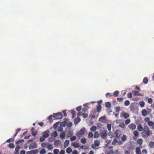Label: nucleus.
I'll list each match as a JSON object with an SVG mask.
<instances>
[{"label":"nucleus","instance_id":"603ef678","mask_svg":"<svg viewBox=\"0 0 154 154\" xmlns=\"http://www.w3.org/2000/svg\"><path fill=\"white\" fill-rule=\"evenodd\" d=\"M14 140V138H10L8 140H7L6 142L8 143H9L10 142H12Z\"/></svg>","mask_w":154,"mask_h":154},{"label":"nucleus","instance_id":"e2e57ef3","mask_svg":"<svg viewBox=\"0 0 154 154\" xmlns=\"http://www.w3.org/2000/svg\"><path fill=\"white\" fill-rule=\"evenodd\" d=\"M63 130V128L61 127H59L57 129L58 131H62Z\"/></svg>","mask_w":154,"mask_h":154},{"label":"nucleus","instance_id":"aec40b11","mask_svg":"<svg viewBox=\"0 0 154 154\" xmlns=\"http://www.w3.org/2000/svg\"><path fill=\"white\" fill-rule=\"evenodd\" d=\"M139 105L141 107L143 108L144 106L145 103L143 101H140L139 102Z\"/></svg>","mask_w":154,"mask_h":154},{"label":"nucleus","instance_id":"6e6552de","mask_svg":"<svg viewBox=\"0 0 154 154\" xmlns=\"http://www.w3.org/2000/svg\"><path fill=\"white\" fill-rule=\"evenodd\" d=\"M132 92L133 95L134 96H143V94L139 93V91H133Z\"/></svg>","mask_w":154,"mask_h":154},{"label":"nucleus","instance_id":"2eb2a0df","mask_svg":"<svg viewBox=\"0 0 154 154\" xmlns=\"http://www.w3.org/2000/svg\"><path fill=\"white\" fill-rule=\"evenodd\" d=\"M35 129L34 128H32L31 130V133L33 136H35L37 134V132L35 131Z\"/></svg>","mask_w":154,"mask_h":154},{"label":"nucleus","instance_id":"4c0bfd02","mask_svg":"<svg viewBox=\"0 0 154 154\" xmlns=\"http://www.w3.org/2000/svg\"><path fill=\"white\" fill-rule=\"evenodd\" d=\"M119 93V91H115L113 94V95L115 97L117 96Z\"/></svg>","mask_w":154,"mask_h":154},{"label":"nucleus","instance_id":"20e7f679","mask_svg":"<svg viewBox=\"0 0 154 154\" xmlns=\"http://www.w3.org/2000/svg\"><path fill=\"white\" fill-rule=\"evenodd\" d=\"M107 132L106 130L101 131L100 134L101 137L104 139H106L107 137Z\"/></svg>","mask_w":154,"mask_h":154},{"label":"nucleus","instance_id":"3c124183","mask_svg":"<svg viewBox=\"0 0 154 154\" xmlns=\"http://www.w3.org/2000/svg\"><path fill=\"white\" fill-rule=\"evenodd\" d=\"M127 139L125 135H124L122 137V140L123 141H125Z\"/></svg>","mask_w":154,"mask_h":154},{"label":"nucleus","instance_id":"dca6fc26","mask_svg":"<svg viewBox=\"0 0 154 154\" xmlns=\"http://www.w3.org/2000/svg\"><path fill=\"white\" fill-rule=\"evenodd\" d=\"M146 100H147L148 102L152 104L153 102V100L151 98H149L148 97H145Z\"/></svg>","mask_w":154,"mask_h":154},{"label":"nucleus","instance_id":"49530a36","mask_svg":"<svg viewBox=\"0 0 154 154\" xmlns=\"http://www.w3.org/2000/svg\"><path fill=\"white\" fill-rule=\"evenodd\" d=\"M107 128L109 131H110L111 129V125L110 124H107Z\"/></svg>","mask_w":154,"mask_h":154},{"label":"nucleus","instance_id":"69168bd1","mask_svg":"<svg viewBox=\"0 0 154 154\" xmlns=\"http://www.w3.org/2000/svg\"><path fill=\"white\" fill-rule=\"evenodd\" d=\"M80 148L81 149H87V147L84 145H82L81 146Z\"/></svg>","mask_w":154,"mask_h":154},{"label":"nucleus","instance_id":"7c9ffc66","mask_svg":"<svg viewBox=\"0 0 154 154\" xmlns=\"http://www.w3.org/2000/svg\"><path fill=\"white\" fill-rule=\"evenodd\" d=\"M47 147L49 150H51L53 149L52 145L51 144H48L47 146Z\"/></svg>","mask_w":154,"mask_h":154},{"label":"nucleus","instance_id":"680f3d73","mask_svg":"<svg viewBox=\"0 0 154 154\" xmlns=\"http://www.w3.org/2000/svg\"><path fill=\"white\" fill-rule=\"evenodd\" d=\"M82 115L83 117L85 118H87L88 116V115L85 113H83Z\"/></svg>","mask_w":154,"mask_h":154},{"label":"nucleus","instance_id":"c85d7f7f","mask_svg":"<svg viewBox=\"0 0 154 154\" xmlns=\"http://www.w3.org/2000/svg\"><path fill=\"white\" fill-rule=\"evenodd\" d=\"M20 147L19 146H16L15 148V154H18L19 153L18 152V151H19V150L20 149Z\"/></svg>","mask_w":154,"mask_h":154},{"label":"nucleus","instance_id":"a211bd4d","mask_svg":"<svg viewBox=\"0 0 154 154\" xmlns=\"http://www.w3.org/2000/svg\"><path fill=\"white\" fill-rule=\"evenodd\" d=\"M135 152L136 154H141L140 147H136L135 149Z\"/></svg>","mask_w":154,"mask_h":154},{"label":"nucleus","instance_id":"0eeeda50","mask_svg":"<svg viewBox=\"0 0 154 154\" xmlns=\"http://www.w3.org/2000/svg\"><path fill=\"white\" fill-rule=\"evenodd\" d=\"M115 133L116 135L115 138L114 139V140L112 142V144L113 145H116V143L117 142V139L116 138H118V133L116 132H115Z\"/></svg>","mask_w":154,"mask_h":154},{"label":"nucleus","instance_id":"de8ad7c7","mask_svg":"<svg viewBox=\"0 0 154 154\" xmlns=\"http://www.w3.org/2000/svg\"><path fill=\"white\" fill-rule=\"evenodd\" d=\"M46 152V151L45 149H43L41 150L40 152V154H44Z\"/></svg>","mask_w":154,"mask_h":154},{"label":"nucleus","instance_id":"423d86ee","mask_svg":"<svg viewBox=\"0 0 154 154\" xmlns=\"http://www.w3.org/2000/svg\"><path fill=\"white\" fill-rule=\"evenodd\" d=\"M135 103H131L130 106V110L132 112H134L135 110Z\"/></svg>","mask_w":154,"mask_h":154},{"label":"nucleus","instance_id":"f257e3e1","mask_svg":"<svg viewBox=\"0 0 154 154\" xmlns=\"http://www.w3.org/2000/svg\"><path fill=\"white\" fill-rule=\"evenodd\" d=\"M152 132L151 130L149 129L147 126H144L143 129L142 134L143 137H147L152 135Z\"/></svg>","mask_w":154,"mask_h":154},{"label":"nucleus","instance_id":"9d476101","mask_svg":"<svg viewBox=\"0 0 154 154\" xmlns=\"http://www.w3.org/2000/svg\"><path fill=\"white\" fill-rule=\"evenodd\" d=\"M106 118L105 116H102L99 118V120L102 123H105L106 122Z\"/></svg>","mask_w":154,"mask_h":154},{"label":"nucleus","instance_id":"8fccbe9b","mask_svg":"<svg viewBox=\"0 0 154 154\" xmlns=\"http://www.w3.org/2000/svg\"><path fill=\"white\" fill-rule=\"evenodd\" d=\"M71 113L72 115V118H74L75 116V112L74 110H72L71 112Z\"/></svg>","mask_w":154,"mask_h":154},{"label":"nucleus","instance_id":"0e129e2a","mask_svg":"<svg viewBox=\"0 0 154 154\" xmlns=\"http://www.w3.org/2000/svg\"><path fill=\"white\" fill-rule=\"evenodd\" d=\"M45 138L43 137H41L40 138L39 140L41 142H43L45 139Z\"/></svg>","mask_w":154,"mask_h":154},{"label":"nucleus","instance_id":"37998d69","mask_svg":"<svg viewBox=\"0 0 154 154\" xmlns=\"http://www.w3.org/2000/svg\"><path fill=\"white\" fill-rule=\"evenodd\" d=\"M93 136V134L91 132H89L88 135V137L89 138H91Z\"/></svg>","mask_w":154,"mask_h":154},{"label":"nucleus","instance_id":"774afa93","mask_svg":"<svg viewBox=\"0 0 154 154\" xmlns=\"http://www.w3.org/2000/svg\"><path fill=\"white\" fill-rule=\"evenodd\" d=\"M59 154H65V151L62 150L60 151Z\"/></svg>","mask_w":154,"mask_h":154},{"label":"nucleus","instance_id":"bb28decb","mask_svg":"<svg viewBox=\"0 0 154 154\" xmlns=\"http://www.w3.org/2000/svg\"><path fill=\"white\" fill-rule=\"evenodd\" d=\"M73 133L71 131H68L67 133V136L68 137H70L72 135Z\"/></svg>","mask_w":154,"mask_h":154},{"label":"nucleus","instance_id":"412c9836","mask_svg":"<svg viewBox=\"0 0 154 154\" xmlns=\"http://www.w3.org/2000/svg\"><path fill=\"white\" fill-rule=\"evenodd\" d=\"M65 133L64 132H62L60 135V137L62 139H63L65 138Z\"/></svg>","mask_w":154,"mask_h":154},{"label":"nucleus","instance_id":"864d4df0","mask_svg":"<svg viewBox=\"0 0 154 154\" xmlns=\"http://www.w3.org/2000/svg\"><path fill=\"white\" fill-rule=\"evenodd\" d=\"M52 135L54 137H56L57 136V131H55L54 133L52 134Z\"/></svg>","mask_w":154,"mask_h":154},{"label":"nucleus","instance_id":"bf43d9fd","mask_svg":"<svg viewBox=\"0 0 154 154\" xmlns=\"http://www.w3.org/2000/svg\"><path fill=\"white\" fill-rule=\"evenodd\" d=\"M123 100V98L122 97L118 98L117 100L118 101L121 102H122Z\"/></svg>","mask_w":154,"mask_h":154},{"label":"nucleus","instance_id":"cd10ccee","mask_svg":"<svg viewBox=\"0 0 154 154\" xmlns=\"http://www.w3.org/2000/svg\"><path fill=\"white\" fill-rule=\"evenodd\" d=\"M97 129V127L96 126L93 125L90 128V130L93 132H94L96 131Z\"/></svg>","mask_w":154,"mask_h":154},{"label":"nucleus","instance_id":"5701e85b","mask_svg":"<svg viewBox=\"0 0 154 154\" xmlns=\"http://www.w3.org/2000/svg\"><path fill=\"white\" fill-rule=\"evenodd\" d=\"M142 114L143 116H145L147 115V111L145 109H143L142 111Z\"/></svg>","mask_w":154,"mask_h":154},{"label":"nucleus","instance_id":"4d7b16f0","mask_svg":"<svg viewBox=\"0 0 154 154\" xmlns=\"http://www.w3.org/2000/svg\"><path fill=\"white\" fill-rule=\"evenodd\" d=\"M47 143H43L41 144V146L45 148L47 146Z\"/></svg>","mask_w":154,"mask_h":154},{"label":"nucleus","instance_id":"6ab92c4d","mask_svg":"<svg viewBox=\"0 0 154 154\" xmlns=\"http://www.w3.org/2000/svg\"><path fill=\"white\" fill-rule=\"evenodd\" d=\"M72 145L75 148H77L79 147L80 146L79 143L73 142L72 143Z\"/></svg>","mask_w":154,"mask_h":154},{"label":"nucleus","instance_id":"09e8293b","mask_svg":"<svg viewBox=\"0 0 154 154\" xmlns=\"http://www.w3.org/2000/svg\"><path fill=\"white\" fill-rule=\"evenodd\" d=\"M124 104L126 106H128L130 104V102L128 100H125L124 102Z\"/></svg>","mask_w":154,"mask_h":154},{"label":"nucleus","instance_id":"e433bc0d","mask_svg":"<svg viewBox=\"0 0 154 154\" xmlns=\"http://www.w3.org/2000/svg\"><path fill=\"white\" fill-rule=\"evenodd\" d=\"M133 134L135 137H137L139 135V133L137 130L135 131H134Z\"/></svg>","mask_w":154,"mask_h":154},{"label":"nucleus","instance_id":"c756f323","mask_svg":"<svg viewBox=\"0 0 154 154\" xmlns=\"http://www.w3.org/2000/svg\"><path fill=\"white\" fill-rule=\"evenodd\" d=\"M69 140H65V142H64V146L65 147H67L68 144H69Z\"/></svg>","mask_w":154,"mask_h":154},{"label":"nucleus","instance_id":"f8f14e48","mask_svg":"<svg viewBox=\"0 0 154 154\" xmlns=\"http://www.w3.org/2000/svg\"><path fill=\"white\" fill-rule=\"evenodd\" d=\"M49 133L48 131L44 132L42 133V136L45 138L48 137L49 136Z\"/></svg>","mask_w":154,"mask_h":154},{"label":"nucleus","instance_id":"58836bf2","mask_svg":"<svg viewBox=\"0 0 154 154\" xmlns=\"http://www.w3.org/2000/svg\"><path fill=\"white\" fill-rule=\"evenodd\" d=\"M149 146L151 148H153L154 147V142L153 141L150 142L149 144Z\"/></svg>","mask_w":154,"mask_h":154},{"label":"nucleus","instance_id":"4468645a","mask_svg":"<svg viewBox=\"0 0 154 154\" xmlns=\"http://www.w3.org/2000/svg\"><path fill=\"white\" fill-rule=\"evenodd\" d=\"M100 134L97 131H96L95 132L94 135V138H98L100 137Z\"/></svg>","mask_w":154,"mask_h":154},{"label":"nucleus","instance_id":"a878e982","mask_svg":"<svg viewBox=\"0 0 154 154\" xmlns=\"http://www.w3.org/2000/svg\"><path fill=\"white\" fill-rule=\"evenodd\" d=\"M106 107L108 108V110L110 109V108L111 107V104L109 102H107L105 104Z\"/></svg>","mask_w":154,"mask_h":154},{"label":"nucleus","instance_id":"c03bdc74","mask_svg":"<svg viewBox=\"0 0 154 154\" xmlns=\"http://www.w3.org/2000/svg\"><path fill=\"white\" fill-rule=\"evenodd\" d=\"M24 142V140L23 139L20 140L16 142V144H19L21 143H23Z\"/></svg>","mask_w":154,"mask_h":154},{"label":"nucleus","instance_id":"b1692460","mask_svg":"<svg viewBox=\"0 0 154 154\" xmlns=\"http://www.w3.org/2000/svg\"><path fill=\"white\" fill-rule=\"evenodd\" d=\"M137 129L138 130L140 131H143V127L141 126V125H138L137 127Z\"/></svg>","mask_w":154,"mask_h":154},{"label":"nucleus","instance_id":"473e14b6","mask_svg":"<svg viewBox=\"0 0 154 154\" xmlns=\"http://www.w3.org/2000/svg\"><path fill=\"white\" fill-rule=\"evenodd\" d=\"M8 146V147L10 148H11V149H13L14 148V147H15L13 143H9Z\"/></svg>","mask_w":154,"mask_h":154},{"label":"nucleus","instance_id":"39448f33","mask_svg":"<svg viewBox=\"0 0 154 154\" xmlns=\"http://www.w3.org/2000/svg\"><path fill=\"white\" fill-rule=\"evenodd\" d=\"M37 147V145L36 143H31L29 147V149H31L34 148H36Z\"/></svg>","mask_w":154,"mask_h":154},{"label":"nucleus","instance_id":"052dcab7","mask_svg":"<svg viewBox=\"0 0 154 154\" xmlns=\"http://www.w3.org/2000/svg\"><path fill=\"white\" fill-rule=\"evenodd\" d=\"M82 109V106H78L76 108V110L78 111H80Z\"/></svg>","mask_w":154,"mask_h":154},{"label":"nucleus","instance_id":"a18cd8bd","mask_svg":"<svg viewBox=\"0 0 154 154\" xmlns=\"http://www.w3.org/2000/svg\"><path fill=\"white\" fill-rule=\"evenodd\" d=\"M60 142V140H56L54 142V144L55 146H58Z\"/></svg>","mask_w":154,"mask_h":154},{"label":"nucleus","instance_id":"72a5a7b5","mask_svg":"<svg viewBox=\"0 0 154 154\" xmlns=\"http://www.w3.org/2000/svg\"><path fill=\"white\" fill-rule=\"evenodd\" d=\"M101 109H102V107H101V105H98L97 107V111L98 112H100V111Z\"/></svg>","mask_w":154,"mask_h":154},{"label":"nucleus","instance_id":"f3484780","mask_svg":"<svg viewBox=\"0 0 154 154\" xmlns=\"http://www.w3.org/2000/svg\"><path fill=\"white\" fill-rule=\"evenodd\" d=\"M148 125L150 126H152V128H154V123L152 121H149L147 123Z\"/></svg>","mask_w":154,"mask_h":154},{"label":"nucleus","instance_id":"338daca9","mask_svg":"<svg viewBox=\"0 0 154 154\" xmlns=\"http://www.w3.org/2000/svg\"><path fill=\"white\" fill-rule=\"evenodd\" d=\"M72 154H78V152L76 150H74L72 153Z\"/></svg>","mask_w":154,"mask_h":154},{"label":"nucleus","instance_id":"13d9d810","mask_svg":"<svg viewBox=\"0 0 154 154\" xmlns=\"http://www.w3.org/2000/svg\"><path fill=\"white\" fill-rule=\"evenodd\" d=\"M127 95L128 97L129 98H131L132 97V94L131 93H128Z\"/></svg>","mask_w":154,"mask_h":154},{"label":"nucleus","instance_id":"6e6d98bb","mask_svg":"<svg viewBox=\"0 0 154 154\" xmlns=\"http://www.w3.org/2000/svg\"><path fill=\"white\" fill-rule=\"evenodd\" d=\"M59 152V150L58 149H56L54 150V154H58Z\"/></svg>","mask_w":154,"mask_h":154},{"label":"nucleus","instance_id":"393cba45","mask_svg":"<svg viewBox=\"0 0 154 154\" xmlns=\"http://www.w3.org/2000/svg\"><path fill=\"white\" fill-rule=\"evenodd\" d=\"M38 151L37 150H33L29 152V154H36Z\"/></svg>","mask_w":154,"mask_h":154},{"label":"nucleus","instance_id":"ddd939ff","mask_svg":"<svg viewBox=\"0 0 154 154\" xmlns=\"http://www.w3.org/2000/svg\"><path fill=\"white\" fill-rule=\"evenodd\" d=\"M81 121L80 118L79 117H77L74 120V124L75 125H77Z\"/></svg>","mask_w":154,"mask_h":154},{"label":"nucleus","instance_id":"c9c22d12","mask_svg":"<svg viewBox=\"0 0 154 154\" xmlns=\"http://www.w3.org/2000/svg\"><path fill=\"white\" fill-rule=\"evenodd\" d=\"M143 142V141L142 139L140 138L138 139L137 141V143L138 144H140V145H141L142 144Z\"/></svg>","mask_w":154,"mask_h":154},{"label":"nucleus","instance_id":"1a4fd4ad","mask_svg":"<svg viewBox=\"0 0 154 154\" xmlns=\"http://www.w3.org/2000/svg\"><path fill=\"white\" fill-rule=\"evenodd\" d=\"M129 128L131 130H134L136 128V125L133 123H131L128 125Z\"/></svg>","mask_w":154,"mask_h":154},{"label":"nucleus","instance_id":"9b49d317","mask_svg":"<svg viewBox=\"0 0 154 154\" xmlns=\"http://www.w3.org/2000/svg\"><path fill=\"white\" fill-rule=\"evenodd\" d=\"M122 116H123L124 119H127L129 117L130 115L128 113L123 112L122 113Z\"/></svg>","mask_w":154,"mask_h":154},{"label":"nucleus","instance_id":"7ed1b4c3","mask_svg":"<svg viewBox=\"0 0 154 154\" xmlns=\"http://www.w3.org/2000/svg\"><path fill=\"white\" fill-rule=\"evenodd\" d=\"M63 114L60 112L55 114L53 116L54 118L55 119H60L63 117Z\"/></svg>","mask_w":154,"mask_h":154},{"label":"nucleus","instance_id":"4be33fe9","mask_svg":"<svg viewBox=\"0 0 154 154\" xmlns=\"http://www.w3.org/2000/svg\"><path fill=\"white\" fill-rule=\"evenodd\" d=\"M94 144L95 146H98L100 144V142L98 140H95L94 141Z\"/></svg>","mask_w":154,"mask_h":154},{"label":"nucleus","instance_id":"5fc2aeb1","mask_svg":"<svg viewBox=\"0 0 154 154\" xmlns=\"http://www.w3.org/2000/svg\"><path fill=\"white\" fill-rule=\"evenodd\" d=\"M76 139V137L75 136H73L72 137H71L70 138V140L71 141H74Z\"/></svg>","mask_w":154,"mask_h":154},{"label":"nucleus","instance_id":"f704fd0d","mask_svg":"<svg viewBox=\"0 0 154 154\" xmlns=\"http://www.w3.org/2000/svg\"><path fill=\"white\" fill-rule=\"evenodd\" d=\"M115 109L116 112L119 113L120 109V107L119 106H117L115 108Z\"/></svg>","mask_w":154,"mask_h":154},{"label":"nucleus","instance_id":"a19ab883","mask_svg":"<svg viewBox=\"0 0 154 154\" xmlns=\"http://www.w3.org/2000/svg\"><path fill=\"white\" fill-rule=\"evenodd\" d=\"M148 79L147 77H145L143 80V82L145 84H146L148 83Z\"/></svg>","mask_w":154,"mask_h":154},{"label":"nucleus","instance_id":"79ce46f5","mask_svg":"<svg viewBox=\"0 0 154 154\" xmlns=\"http://www.w3.org/2000/svg\"><path fill=\"white\" fill-rule=\"evenodd\" d=\"M72 151V149L70 147H68L66 149V152L68 153H70Z\"/></svg>","mask_w":154,"mask_h":154},{"label":"nucleus","instance_id":"2f4dec72","mask_svg":"<svg viewBox=\"0 0 154 154\" xmlns=\"http://www.w3.org/2000/svg\"><path fill=\"white\" fill-rule=\"evenodd\" d=\"M81 142L83 144H85L86 143L87 140L86 138H82L81 140Z\"/></svg>","mask_w":154,"mask_h":154},{"label":"nucleus","instance_id":"ea45409f","mask_svg":"<svg viewBox=\"0 0 154 154\" xmlns=\"http://www.w3.org/2000/svg\"><path fill=\"white\" fill-rule=\"evenodd\" d=\"M131 120L130 119H127L125 122V124L126 125H127L129 124L131 122Z\"/></svg>","mask_w":154,"mask_h":154},{"label":"nucleus","instance_id":"f03ea898","mask_svg":"<svg viewBox=\"0 0 154 154\" xmlns=\"http://www.w3.org/2000/svg\"><path fill=\"white\" fill-rule=\"evenodd\" d=\"M85 128H83L78 131L76 134L77 137H81L85 133Z\"/></svg>","mask_w":154,"mask_h":154}]
</instances>
